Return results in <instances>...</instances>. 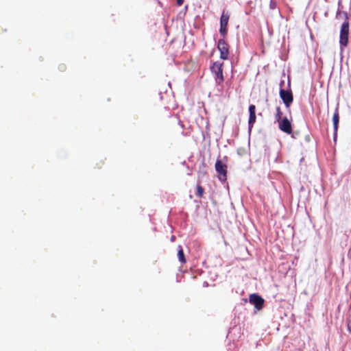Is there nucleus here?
I'll list each match as a JSON object with an SVG mask.
<instances>
[{
    "label": "nucleus",
    "mask_w": 351,
    "mask_h": 351,
    "mask_svg": "<svg viewBox=\"0 0 351 351\" xmlns=\"http://www.w3.org/2000/svg\"><path fill=\"white\" fill-rule=\"evenodd\" d=\"M344 16L345 21L341 25L339 36V44L341 51L343 50V47H347L348 45L349 20L347 13H344Z\"/></svg>",
    "instance_id": "f257e3e1"
},
{
    "label": "nucleus",
    "mask_w": 351,
    "mask_h": 351,
    "mask_svg": "<svg viewBox=\"0 0 351 351\" xmlns=\"http://www.w3.org/2000/svg\"><path fill=\"white\" fill-rule=\"evenodd\" d=\"M223 66V62L217 61L210 67L212 73L215 74V82L219 85L221 84L224 81Z\"/></svg>",
    "instance_id": "f03ea898"
},
{
    "label": "nucleus",
    "mask_w": 351,
    "mask_h": 351,
    "mask_svg": "<svg viewBox=\"0 0 351 351\" xmlns=\"http://www.w3.org/2000/svg\"><path fill=\"white\" fill-rule=\"evenodd\" d=\"M215 170L218 174V178L221 182H225L227 180V169L228 167L226 163L223 162L221 160L217 159L215 162Z\"/></svg>",
    "instance_id": "7ed1b4c3"
},
{
    "label": "nucleus",
    "mask_w": 351,
    "mask_h": 351,
    "mask_svg": "<svg viewBox=\"0 0 351 351\" xmlns=\"http://www.w3.org/2000/svg\"><path fill=\"white\" fill-rule=\"evenodd\" d=\"M230 19V14L225 10L223 11L220 18L219 33L223 38H225L228 34V25Z\"/></svg>",
    "instance_id": "20e7f679"
},
{
    "label": "nucleus",
    "mask_w": 351,
    "mask_h": 351,
    "mask_svg": "<svg viewBox=\"0 0 351 351\" xmlns=\"http://www.w3.org/2000/svg\"><path fill=\"white\" fill-rule=\"evenodd\" d=\"M217 49L220 52V58L222 60H228L229 58V45L224 40V38L219 39L217 43Z\"/></svg>",
    "instance_id": "39448f33"
},
{
    "label": "nucleus",
    "mask_w": 351,
    "mask_h": 351,
    "mask_svg": "<svg viewBox=\"0 0 351 351\" xmlns=\"http://www.w3.org/2000/svg\"><path fill=\"white\" fill-rule=\"evenodd\" d=\"M280 97L287 108H289L293 101V96L291 90H280Z\"/></svg>",
    "instance_id": "423d86ee"
},
{
    "label": "nucleus",
    "mask_w": 351,
    "mask_h": 351,
    "mask_svg": "<svg viewBox=\"0 0 351 351\" xmlns=\"http://www.w3.org/2000/svg\"><path fill=\"white\" fill-rule=\"evenodd\" d=\"M249 302L253 304L257 310H261L264 304V299L256 293H252L249 297Z\"/></svg>",
    "instance_id": "0eeeda50"
},
{
    "label": "nucleus",
    "mask_w": 351,
    "mask_h": 351,
    "mask_svg": "<svg viewBox=\"0 0 351 351\" xmlns=\"http://www.w3.org/2000/svg\"><path fill=\"white\" fill-rule=\"evenodd\" d=\"M279 129L283 132L291 134L292 133V125L287 117H285L282 120L278 121Z\"/></svg>",
    "instance_id": "6e6552de"
},
{
    "label": "nucleus",
    "mask_w": 351,
    "mask_h": 351,
    "mask_svg": "<svg viewBox=\"0 0 351 351\" xmlns=\"http://www.w3.org/2000/svg\"><path fill=\"white\" fill-rule=\"evenodd\" d=\"M249 120H248V125L249 129L251 130L256 122V106L253 104L249 106Z\"/></svg>",
    "instance_id": "1a4fd4ad"
},
{
    "label": "nucleus",
    "mask_w": 351,
    "mask_h": 351,
    "mask_svg": "<svg viewBox=\"0 0 351 351\" xmlns=\"http://www.w3.org/2000/svg\"><path fill=\"white\" fill-rule=\"evenodd\" d=\"M339 121V112L338 108H336L333 117H332V122L334 126V138L335 139L337 134L338 125Z\"/></svg>",
    "instance_id": "9d476101"
},
{
    "label": "nucleus",
    "mask_w": 351,
    "mask_h": 351,
    "mask_svg": "<svg viewBox=\"0 0 351 351\" xmlns=\"http://www.w3.org/2000/svg\"><path fill=\"white\" fill-rule=\"evenodd\" d=\"M178 257L179 261L182 263H185L186 262V260L185 258V256L184 254V251H183L182 247L181 245L178 246Z\"/></svg>",
    "instance_id": "9b49d317"
},
{
    "label": "nucleus",
    "mask_w": 351,
    "mask_h": 351,
    "mask_svg": "<svg viewBox=\"0 0 351 351\" xmlns=\"http://www.w3.org/2000/svg\"><path fill=\"white\" fill-rule=\"evenodd\" d=\"M276 113L275 115V118H276V121L278 122L280 120H282L283 119V118H282V112L281 108L280 106H276Z\"/></svg>",
    "instance_id": "f8f14e48"
},
{
    "label": "nucleus",
    "mask_w": 351,
    "mask_h": 351,
    "mask_svg": "<svg viewBox=\"0 0 351 351\" xmlns=\"http://www.w3.org/2000/svg\"><path fill=\"white\" fill-rule=\"evenodd\" d=\"M204 189L200 184H197V196L201 198L204 194Z\"/></svg>",
    "instance_id": "ddd939ff"
},
{
    "label": "nucleus",
    "mask_w": 351,
    "mask_h": 351,
    "mask_svg": "<svg viewBox=\"0 0 351 351\" xmlns=\"http://www.w3.org/2000/svg\"><path fill=\"white\" fill-rule=\"evenodd\" d=\"M66 65H65L64 64H59V66H58V69H59L60 71H62V72L66 70Z\"/></svg>",
    "instance_id": "4468645a"
},
{
    "label": "nucleus",
    "mask_w": 351,
    "mask_h": 351,
    "mask_svg": "<svg viewBox=\"0 0 351 351\" xmlns=\"http://www.w3.org/2000/svg\"><path fill=\"white\" fill-rule=\"evenodd\" d=\"M202 169H202V171H199V173L204 176V175H205L206 173V171L204 170L206 165L205 164H202Z\"/></svg>",
    "instance_id": "2eb2a0df"
},
{
    "label": "nucleus",
    "mask_w": 351,
    "mask_h": 351,
    "mask_svg": "<svg viewBox=\"0 0 351 351\" xmlns=\"http://www.w3.org/2000/svg\"><path fill=\"white\" fill-rule=\"evenodd\" d=\"M184 0H177V5L181 6L183 4Z\"/></svg>",
    "instance_id": "dca6fc26"
}]
</instances>
